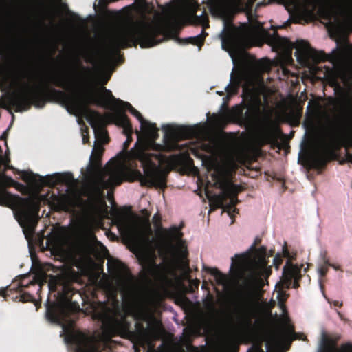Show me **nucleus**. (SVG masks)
Listing matches in <instances>:
<instances>
[{
    "mask_svg": "<svg viewBox=\"0 0 352 352\" xmlns=\"http://www.w3.org/2000/svg\"><path fill=\"white\" fill-rule=\"evenodd\" d=\"M162 34V30L159 25L140 21L115 32L110 38L109 45L114 50L136 47L138 44L142 48H148L162 41L163 39L157 38Z\"/></svg>",
    "mask_w": 352,
    "mask_h": 352,
    "instance_id": "7",
    "label": "nucleus"
},
{
    "mask_svg": "<svg viewBox=\"0 0 352 352\" xmlns=\"http://www.w3.org/2000/svg\"><path fill=\"white\" fill-rule=\"evenodd\" d=\"M18 199L19 201L14 216L23 228L27 239L34 233L40 210V201L46 202L51 209L56 212L67 211L69 209V199L65 195H57L50 191L41 195L39 199L19 197Z\"/></svg>",
    "mask_w": 352,
    "mask_h": 352,
    "instance_id": "6",
    "label": "nucleus"
},
{
    "mask_svg": "<svg viewBox=\"0 0 352 352\" xmlns=\"http://www.w3.org/2000/svg\"><path fill=\"white\" fill-rule=\"evenodd\" d=\"M74 265H31L28 274L18 276L13 283L12 287H7L0 289V296L8 300L12 290L18 292L16 298L23 302H33L35 300L31 292H26L27 288L36 287L41 291L42 285L48 283L50 291H55L57 287H60L58 294L60 302L49 305L47 307L46 316L52 322L60 323L67 321L70 316L80 309L79 305L72 302V296L77 293L67 283L78 282L80 274L73 268ZM78 270H82L87 267H96L98 270L103 271L104 265H75Z\"/></svg>",
    "mask_w": 352,
    "mask_h": 352,
    "instance_id": "2",
    "label": "nucleus"
},
{
    "mask_svg": "<svg viewBox=\"0 0 352 352\" xmlns=\"http://www.w3.org/2000/svg\"><path fill=\"white\" fill-rule=\"evenodd\" d=\"M248 87H244V88H243V91H248Z\"/></svg>",
    "mask_w": 352,
    "mask_h": 352,
    "instance_id": "48",
    "label": "nucleus"
},
{
    "mask_svg": "<svg viewBox=\"0 0 352 352\" xmlns=\"http://www.w3.org/2000/svg\"><path fill=\"white\" fill-rule=\"evenodd\" d=\"M100 53V50L98 48H94L91 50L86 52V62L89 63L94 65H97L99 63Z\"/></svg>",
    "mask_w": 352,
    "mask_h": 352,
    "instance_id": "29",
    "label": "nucleus"
},
{
    "mask_svg": "<svg viewBox=\"0 0 352 352\" xmlns=\"http://www.w3.org/2000/svg\"><path fill=\"white\" fill-rule=\"evenodd\" d=\"M338 338H332L326 333L322 334V340L318 352H352V344H342L340 349L337 348Z\"/></svg>",
    "mask_w": 352,
    "mask_h": 352,
    "instance_id": "20",
    "label": "nucleus"
},
{
    "mask_svg": "<svg viewBox=\"0 0 352 352\" xmlns=\"http://www.w3.org/2000/svg\"><path fill=\"white\" fill-rule=\"evenodd\" d=\"M118 216L119 217H118V221L119 223V226L127 229L131 239H139L147 243L152 241L151 236L153 234V232L148 218L146 219L145 223L140 228H132L129 226L127 222L120 216V214Z\"/></svg>",
    "mask_w": 352,
    "mask_h": 352,
    "instance_id": "19",
    "label": "nucleus"
},
{
    "mask_svg": "<svg viewBox=\"0 0 352 352\" xmlns=\"http://www.w3.org/2000/svg\"><path fill=\"white\" fill-rule=\"evenodd\" d=\"M77 63H78V65L80 68H82V69H84V70H85V69H86V70H89V71L90 70V69H89V68H86V67H85L84 66H82V64H81V63L79 61V60H77Z\"/></svg>",
    "mask_w": 352,
    "mask_h": 352,
    "instance_id": "42",
    "label": "nucleus"
},
{
    "mask_svg": "<svg viewBox=\"0 0 352 352\" xmlns=\"http://www.w3.org/2000/svg\"><path fill=\"white\" fill-rule=\"evenodd\" d=\"M87 120L94 129L96 137L99 135V129H102V127L109 124H114L122 127L123 129V133L127 138L123 144V147L124 150L128 149L132 142L131 135L133 131L132 124L126 113L118 111L116 113H107L104 115H102L98 111L89 110ZM100 135L104 139V142L107 143L109 137L107 131L101 130Z\"/></svg>",
    "mask_w": 352,
    "mask_h": 352,
    "instance_id": "11",
    "label": "nucleus"
},
{
    "mask_svg": "<svg viewBox=\"0 0 352 352\" xmlns=\"http://www.w3.org/2000/svg\"><path fill=\"white\" fill-rule=\"evenodd\" d=\"M346 162H347L346 159H345V158H342V159H341V160L339 161V163H340V164H341V165H343V164H346Z\"/></svg>",
    "mask_w": 352,
    "mask_h": 352,
    "instance_id": "43",
    "label": "nucleus"
},
{
    "mask_svg": "<svg viewBox=\"0 0 352 352\" xmlns=\"http://www.w3.org/2000/svg\"><path fill=\"white\" fill-rule=\"evenodd\" d=\"M258 265H230V270H234L235 267H257ZM263 267H267V265H262ZM270 267H272L273 266L276 267L277 270L279 269L280 265H268Z\"/></svg>",
    "mask_w": 352,
    "mask_h": 352,
    "instance_id": "35",
    "label": "nucleus"
},
{
    "mask_svg": "<svg viewBox=\"0 0 352 352\" xmlns=\"http://www.w3.org/2000/svg\"><path fill=\"white\" fill-rule=\"evenodd\" d=\"M153 157L162 161L161 155H151L144 151L138 154L137 158L141 162L144 174L139 170L122 168L114 165L108 172L109 177L101 173L91 184L92 193L96 197L104 195V190L120 185L124 181L133 182L138 181L142 186L164 188L166 186V173L153 160Z\"/></svg>",
    "mask_w": 352,
    "mask_h": 352,
    "instance_id": "3",
    "label": "nucleus"
},
{
    "mask_svg": "<svg viewBox=\"0 0 352 352\" xmlns=\"http://www.w3.org/2000/svg\"><path fill=\"white\" fill-rule=\"evenodd\" d=\"M163 129L165 131L164 140L166 144L171 142V148L176 146L178 140L192 138L196 133L193 129L187 126L166 125Z\"/></svg>",
    "mask_w": 352,
    "mask_h": 352,
    "instance_id": "16",
    "label": "nucleus"
},
{
    "mask_svg": "<svg viewBox=\"0 0 352 352\" xmlns=\"http://www.w3.org/2000/svg\"><path fill=\"white\" fill-rule=\"evenodd\" d=\"M153 221L156 226H160L157 231L155 246L163 261L159 264H189L187 245L183 240L181 228L172 226L168 229L161 227V217L155 214Z\"/></svg>",
    "mask_w": 352,
    "mask_h": 352,
    "instance_id": "8",
    "label": "nucleus"
},
{
    "mask_svg": "<svg viewBox=\"0 0 352 352\" xmlns=\"http://www.w3.org/2000/svg\"><path fill=\"white\" fill-rule=\"evenodd\" d=\"M296 56H309L315 62L331 63L343 74L347 84L352 87V43L347 38L336 41V47L329 54L318 51L305 40H298L295 44Z\"/></svg>",
    "mask_w": 352,
    "mask_h": 352,
    "instance_id": "5",
    "label": "nucleus"
},
{
    "mask_svg": "<svg viewBox=\"0 0 352 352\" xmlns=\"http://www.w3.org/2000/svg\"><path fill=\"white\" fill-rule=\"evenodd\" d=\"M219 94L223 95V92H219Z\"/></svg>",
    "mask_w": 352,
    "mask_h": 352,
    "instance_id": "51",
    "label": "nucleus"
},
{
    "mask_svg": "<svg viewBox=\"0 0 352 352\" xmlns=\"http://www.w3.org/2000/svg\"><path fill=\"white\" fill-rule=\"evenodd\" d=\"M21 186L23 188V186L17 182L14 181L12 177H8L7 175H3L0 177V205L3 206H10L12 204L13 197L6 190L8 186Z\"/></svg>",
    "mask_w": 352,
    "mask_h": 352,
    "instance_id": "21",
    "label": "nucleus"
},
{
    "mask_svg": "<svg viewBox=\"0 0 352 352\" xmlns=\"http://www.w3.org/2000/svg\"><path fill=\"white\" fill-rule=\"evenodd\" d=\"M204 303L209 312L210 320L217 324H230L236 321L243 325L251 327L252 319L256 316L255 302L249 294L238 296L237 299L232 302V311L226 319L220 316L216 308L213 295L208 293Z\"/></svg>",
    "mask_w": 352,
    "mask_h": 352,
    "instance_id": "9",
    "label": "nucleus"
},
{
    "mask_svg": "<svg viewBox=\"0 0 352 352\" xmlns=\"http://www.w3.org/2000/svg\"><path fill=\"white\" fill-rule=\"evenodd\" d=\"M120 103V107H119V109L114 113H116L117 112H123L125 113L124 110H128L133 116L137 118V119L140 122V124H143V121L145 120L142 114L136 110L129 102H124L123 100H118Z\"/></svg>",
    "mask_w": 352,
    "mask_h": 352,
    "instance_id": "25",
    "label": "nucleus"
},
{
    "mask_svg": "<svg viewBox=\"0 0 352 352\" xmlns=\"http://www.w3.org/2000/svg\"><path fill=\"white\" fill-rule=\"evenodd\" d=\"M101 153L102 151H99L97 153L93 154L91 157V162L88 168L89 172H93L96 169L100 168L101 167Z\"/></svg>",
    "mask_w": 352,
    "mask_h": 352,
    "instance_id": "30",
    "label": "nucleus"
},
{
    "mask_svg": "<svg viewBox=\"0 0 352 352\" xmlns=\"http://www.w3.org/2000/svg\"><path fill=\"white\" fill-rule=\"evenodd\" d=\"M6 137H7V131H5V132L2 134L1 137V139H6Z\"/></svg>",
    "mask_w": 352,
    "mask_h": 352,
    "instance_id": "46",
    "label": "nucleus"
},
{
    "mask_svg": "<svg viewBox=\"0 0 352 352\" xmlns=\"http://www.w3.org/2000/svg\"><path fill=\"white\" fill-rule=\"evenodd\" d=\"M216 8L223 21L221 35L223 49L236 51L245 44V34L233 24L232 13L226 6L218 4Z\"/></svg>",
    "mask_w": 352,
    "mask_h": 352,
    "instance_id": "13",
    "label": "nucleus"
},
{
    "mask_svg": "<svg viewBox=\"0 0 352 352\" xmlns=\"http://www.w3.org/2000/svg\"><path fill=\"white\" fill-rule=\"evenodd\" d=\"M203 267H204V269H206V270L207 269V268H206V265H203Z\"/></svg>",
    "mask_w": 352,
    "mask_h": 352,
    "instance_id": "50",
    "label": "nucleus"
},
{
    "mask_svg": "<svg viewBox=\"0 0 352 352\" xmlns=\"http://www.w3.org/2000/svg\"><path fill=\"white\" fill-rule=\"evenodd\" d=\"M317 112L315 109H311L310 106L308 105L307 108V113L304 126L307 129H314L316 124Z\"/></svg>",
    "mask_w": 352,
    "mask_h": 352,
    "instance_id": "27",
    "label": "nucleus"
},
{
    "mask_svg": "<svg viewBox=\"0 0 352 352\" xmlns=\"http://www.w3.org/2000/svg\"><path fill=\"white\" fill-rule=\"evenodd\" d=\"M208 35V34L203 29L202 32L200 34L196 36H191L188 38H177V41L179 44L187 45L192 44L194 45H197L201 48V47L204 45L205 41V38Z\"/></svg>",
    "mask_w": 352,
    "mask_h": 352,
    "instance_id": "24",
    "label": "nucleus"
},
{
    "mask_svg": "<svg viewBox=\"0 0 352 352\" xmlns=\"http://www.w3.org/2000/svg\"><path fill=\"white\" fill-rule=\"evenodd\" d=\"M184 25V20L182 16L174 14L171 16L167 23V32L170 36L177 41L179 34Z\"/></svg>",
    "mask_w": 352,
    "mask_h": 352,
    "instance_id": "22",
    "label": "nucleus"
},
{
    "mask_svg": "<svg viewBox=\"0 0 352 352\" xmlns=\"http://www.w3.org/2000/svg\"><path fill=\"white\" fill-rule=\"evenodd\" d=\"M72 252L77 261L63 264H103L105 258L108 259L107 264H125L121 261L111 262L108 258L109 254L107 249L97 241L95 235L76 242L73 246Z\"/></svg>",
    "mask_w": 352,
    "mask_h": 352,
    "instance_id": "12",
    "label": "nucleus"
},
{
    "mask_svg": "<svg viewBox=\"0 0 352 352\" xmlns=\"http://www.w3.org/2000/svg\"><path fill=\"white\" fill-rule=\"evenodd\" d=\"M241 84V78L240 76H234L231 74L230 82L226 87L228 96L230 97L236 95L239 89Z\"/></svg>",
    "mask_w": 352,
    "mask_h": 352,
    "instance_id": "26",
    "label": "nucleus"
},
{
    "mask_svg": "<svg viewBox=\"0 0 352 352\" xmlns=\"http://www.w3.org/2000/svg\"><path fill=\"white\" fill-rule=\"evenodd\" d=\"M128 266H129V265H107V267H108V271H109V272H110L111 270L116 269L117 267H122L124 270H126Z\"/></svg>",
    "mask_w": 352,
    "mask_h": 352,
    "instance_id": "36",
    "label": "nucleus"
},
{
    "mask_svg": "<svg viewBox=\"0 0 352 352\" xmlns=\"http://www.w3.org/2000/svg\"><path fill=\"white\" fill-rule=\"evenodd\" d=\"M32 264L34 265V264H51V263H48V262L41 263L38 261H36L34 257H32Z\"/></svg>",
    "mask_w": 352,
    "mask_h": 352,
    "instance_id": "41",
    "label": "nucleus"
},
{
    "mask_svg": "<svg viewBox=\"0 0 352 352\" xmlns=\"http://www.w3.org/2000/svg\"><path fill=\"white\" fill-rule=\"evenodd\" d=\"M76 352H91L90 350L85 347L80 346L77 349Z\"/></svg>",
    "mask_w": 352,
    "mask_h": 352,
    "instance_id": "40",
    "label": "nucleus"
},
{
    "mask_svg": "<svg viewBox=\"0 0 352 352\" xmlns=\"http://www.w3.org/2000/svg\"><path fill=\"white\" fill-rule=\"evenodd\" d=\"M82 142L83 144H87L89 142V136L88 133L87 132V135L82 133Z\"/></svg>",
    "mask_w": 352,
    "mask_h": 352,
    "instance_id": "38",
    "label": "nucleus"
},
{
    "mask_svg": "<svg viewBox=\"0 0 352 352\" xmlns=\"http://www.w3.org/2000/svg\"><path fill=\"white\" fill-rule=\"evenodd\" d=\"M198 285H199V282H197L196 284H195V287L197 289L198 288Z\"/></svg>",
    "mask_w": 352,
    "mask_h": 352,
    "instance_id": "49",
    "label": "nucleus"
},
{
    "mask_svg": "<svg viewBox=\"0 0 352 352\" xmlns=\"http://www.w3.org/2000/svg\"><path fill=\"white\" fill-rule=\"evenodd\" d=\"M304 265H284L283 275L277 284L280 289H289L293 283V287H300L301 279V269Z\"/></svg>",
    "mask_w": 352,
    "mask_h": 352,
    "instance_id": "17",
    "label": "nucleus"
},
{
    "mask_svg": "<svg viewBox=\"0 0 352 352\" xmlns=\"http://www.w3.org/2000/svg\"><path fill=\"white\" fill-rule=\"evenodd\" d=\"M261 241V236H256L253 243L245 252L236 254L231 258L230 264H268L269 258L272 256V264H282L283 258L287 259L285 264H294L293 261L296 259V252L289 250L286 241L284 242L281 252L276 254L274 249L267 250L266 246H259Z\"/></svg>",
    "mask_w": 352,
    "mask_h": 352,
    "instance_id": "10",
    "label": "nucleus"
},
{
    "mask_svg": "<svg viewBox=\"0 0 352 352\" xmlns=\"http://www.w3.org/2000/svg\"><path fill=\"white\" fill-rule=\"evenodd\" d=\"M78 81L71 75H58L53 76L50 80L42 86L28 88L20 91L8 92L4 100L16 112L29 110L32 106L43 108L47 102L56 101L65 107L68 111H76L83 113L87 119L89 105H96L107 109H119L120 103L112 94L111 91L105 87H101V91L87 89L78 91Z\"/></svg>",
    "mask_w": 352,
    "mask_h": 352,
    "instance_id": "1",
    "label": "nucleus"
},
{
    "mask_svg": "<svg viewBox=\"0 0 352 352\" xmlns=\"http://www.w3.org/2000/svg\"><path fill=\"white\" fill-rule=\"evenodd\" d=\"M329 265H320V267L318 269V272L319 274V282L320 285V287L322 288V278L325 276L326 274L328 271V267ZM336 270H340V265H331Z\"/></svg>",
    "mask_w": 352,
    "mask_h": 352,
    "instance_id": "31",
    "label": "nucleus"
},
{
    "mask_svg": "<svg viewBox=\"0 0 352 352\" xmlns=\"http://www.w3.org/2000/svg\"><path fill=\"white\" fill-rule=\"evenodd\" d=\"M282 38L276 32H274L272 36H270V43L274 46H278L280 44Z\"/></svg>",
    "mask_w": 352,
    "mask_h": 352,
    "instance_id": "33",
    "label": "nucleus"
},
{
    "mask_svg": "<svg viewBox=\"0 0 352 352\" xmlns=\"http://www.w3.org/2000/svg\"><path fill=\"white\" fill-rule=\"evenodd\" d=\"M10 162L9 158L3 156L0 153V177L6 175L5 171L9 168L8 163Z\"/></svg>",
    "mask_w": 352,
    "mask_h": 352,
    "instance_id": "32",
    "label": "nucleus"
},
{
    "mask_svg": "<svg viewBox=\"0 0 352 352\" xmlns=\"http://www.w3.org/2000/svg\"><path fill=\"white\" fill-rule=\"evenodd\" d=\"M320 11L324 12V13H325V14H328V15L329 14V12L327 10V9L325 8H322L320 9Z\"/></svg>",
    "mask_w": 352,
    "mask_h": 352,
    "instance_id": "45",
    "label": "nucleus"
},
{
    "mask_svg": "<svg viewBox=\"0 0 352 352\" xmlns=\"http://www.w3.org/2000/svg\"><path fill=\"white\" fill-rule=\"evenodd\" d=\"M321 256L323 257L324 261L323 264H331L327 258H326V252H322Z\"/></svg>",
    "mask_w": 352,
    "mask_h": 352,
    "instance_id": "39",
    "label": "nucleus"
},
{
    "mask_svg": "<svg viewBox=\"0 0 352 352\" xmlns=\"http://www.w3.org/2000/svg\"><path fill=\"white\" fill-rule=\"evenodd\" d=\"M23 179L38 187L43 186L54 187L58 184L70 186L74 181L73 175L71 173H55L41 177L30 172L24 173L23 175Z\"/></svg>",
    "mask_w": 352,
    "mask_h": 352,
    "instance_id": "14",
    "label": "nucleus"
},
{
    "mask_svg": "<svg viewBox=\"0 0 352 352\" xmlns=\"http://www.w3.org/2000/svg\"><path fill=\"white\" fill-rule=\"evenodd\" d=\"M322 151L311 155L307 158V166L320 173L327 166L328 162L339 159L338 152L345 148V159L352 163V127L351 124L342 118H335L328 121L323 128L320 136Z\"/></svg>",
    "mask_w": 352,
    "mask_h": 352,
    "instance_id": "4",
    "label": "nucleus"
},
{
    "mask_svg": "<svg viewBox=\"0 0 352 352\" xmlns=\"http://www.w3.org/2000/svg\"><path fill=\"white\" fill-rule=\"evenodd\" d=\"M305 264L309 265L311 264L310 263L307 262Z\"/></svg>",
    "mask_w": 352,
    "mask_h": 352,
    "instance_id": "53",
    "label": "nucleus"
},
{
    "mask_svg": "<svg viewBox=\"0 0 352 352\" xmlns=\"http://www.w3.org/2000/svg\"><path fill=\"white\" fill-rule=\"evenodd\" d=\"M142 267L144 269L146 267H182L184 269H190V265H142Z\"/></svg>",
    "mask_w": 352,
    "mask_h": 352,
    "instance_id": "34",
    "label": "nucleus"
},
{
    "mask_svg": "<svg viewBox=\"0 0 352 352\" xmlns=\"http://www.w3.org/2000/svg\"><path fill=\"white\" fill-rule=\"evenodd\" d=\"M333 305H334L335 306H337V307H341V306L342 305V302H339V301H338V300H335V301L333 302Z\"/></svg>",
    "mask_w": 352,
    "mask_h": 352,
    "instance_id": "44",
    "label": "nucleus"
},
{
    "mask_svg": "<svg viewBox=\"0 0 352 352\" xmlns=\"http://www.w3.org/2000/svg\"><path fill=\"white\" fill-rule=\"evenodd\" d=\"M252 279H253V280H256L257 278H254V277H252Z\"/></svg>",
    "mask_w": 352,
    "mask_h": 352,
    "instance_id": "52",
    "label": "nucleus"
},
{
    "mask_svg": "<svg viewBox=\"0 0 352 352\" xmlns=\"http://www.w3.org/2000/svg\"><path fill=\"white\" fill-rule=\"evenodd\" d=\"M138 264H153V265H155V264H157L155 262H151V263H144V262H139Z\"/></svg>",
    "mask_w": 352,
    "mask_h": 352,
    "instance_id": "47",
    "label": "nucleus"
},
{
    "mask_svg": "<svg viewBox=\"0 0 352 352\" xmlns=\"http://www.w3.org/2000/svg\"><path fill=\"white\" fill-rule=\"evenodd\" d=\"M259 142L261 144L267 145L270 144L272 148H281L282 146L278 142L276 134L271 129L263 130L259 135Z\"/></svg>",
    "mask_w": 352,
    "mask_h": 352,
    "instance_id": "23",
    "label": "nucleus"
},
{
    "mask_svg": "<svg viewBox=\"0 0 352 352\" xmlns=\"http://www.w3.org/2000/svg\"><path fill=\"white\" fill-rule=\"evenodd\" d=\"M26 289H28V290H26V292H31V294H32V295L34 297V293H36V294H38V292H40V291H36V287L27 288Z\"/></svg>",
    "mask_w": 352,
    "mask_h": 352,
    "instance_id": "37",
    "label": "nucleus"
},
{
    "mask_svg": "<svg viewBox=\"0 0 352 352\" xmlns=\"http://www.w3.org/2000/svg\"><path fill=\"white\" fill-rule=\"evenodd\" d=\"M214 177L215 180V186L223 191L222 193L219 194L217 197L219 206L223 207L224 199L226 197H230V202L228 206H226V208L229 210L234 208L239 201L236 197L238 192L236 190V186L221 176L214 175Z\"/></svg>",
    "mask_w": 352,
    "mask_h": 352,
    "instance_id": "15",
    "label": "nucleus"
},
{
    "mask_svg": "<svg viewBox=\"0 0 352 352\" xmlns=\"http://www.w3.org/2000/svg\"><path fill=\"white\" fill-rule=\"evenodd\" d=\"M143 124H141L142 130L149 137L155 138L157 135L158 129L156 126V124L154 123H151L148 121L144 120L143 122Z\"/></svg>",
    "mask_w": 352,
    "mask_h": 352,
    "instance_id": "28",
    "label": "nucleus"
},
{
    "mask_svg": "<svg viewBox=\"0 0 352 352\" xmlns=\"http://www.w3.org/2000/svg\"><path fill=\"white\" fill-rule=\"evenodd\" d=\"M97 318L102 322L104 330L109 333H114L120 331L124 320L118 318L110 309H105L96 314Z\"/></svg>",
    "mask_w": 352,
    "mask_h": 352,
    "instance_id": "18",
    "label": "nucleus"
}]
</instances>
